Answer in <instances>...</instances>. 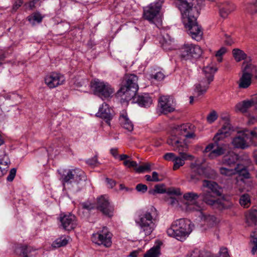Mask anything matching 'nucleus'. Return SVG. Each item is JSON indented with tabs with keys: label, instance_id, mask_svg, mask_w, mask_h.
<instances>
[{
	"label": "nucleus",
	"instance_id": "1",
	"mask_svg": "<svg viewBox=\"0 0 257 257\" xmlns=\"http://www.w3.org/2000/svg\"><path fill=\"white\" fill-rule=\"evenodd\" d=\"M194 126L190 123L175 125L172 127L171 137L167 140V144L173 148V150L178 152L180 156H176L173 160L174 170H177L185 164L187 160L192 161L193 156L187 153L188 146L186 138H193L195 134L191 131Z\"/></svg>",
	"mask_w": 257,
	"mask_h": 257
},
{
	"label": "nucleus",
	"instance_id": "2",
	"mask_svg": "<svg viewBox=\"0 0 257 257\" xmlns=\"http://www.w3.org/2000/svg\"><path fill=\"white\" fill-rule=\"evenodd\" d=\"M176 7L181 12L183 23L188 34L194 40L199 41L202 38V28L197 22L202 0H176Z\"/></svg>",
	"mask_w": 257,
	"mask_h": 257
},
{
	"label": "nucleus",
	"instance_id": "3",
	"mask_svg": "<svg viewBox=\"0 0 257 257\" xmlns=\"http://www.w3.org/2000/svg\"><path fill=\"white\" fill-rule=\"evenodd\" d=\"M203 187L208 190H203L200 194L202 201L206 204L211 206L213 208H216L222 210L229 208L231 204L223 199L218 197L221 195V188L217 183L209 180H204L202 184Z\"/></svg>",
	"mask_w": 257,
	"mask_h": 257
},
{
	"label": "nucleus",
	"instance_id": "4",
	"mask_svg": "<svg viewBox=\"0 0 257 257\" xmlns=\"http://www.w3.org/2000/svg\"><path fill=\"white\" fill-rule=\"evenodd\" d=\"M135 221L141 232L146 236L149 235L155 230L159 221L157 210L153 206L141 210L137 212Z\"/></svg>",
	"mask_w": 257,
	"mask_h": 257
},
{
	"label": "nucleus",
	"instance_id": "5",
	"mask_svg": "<svg viewBox=\"0 0 257 257\" xmlns=\"http://www.w3.org/2000/svg\"><path fill=\"white\" fill-rule=\"evenodd\" d=\"M192 226L190 220L180 218L173 222L171 227L167 229V233L169 236L182 241L191 232Z\"/></svg>",
	"mask_w": 257,
	"mask_h": 257
},
{
	"label": "nucleus",
	"instance_id": "6",
	"mask_svg": "<svg viewBox=\"0 0 257 257\" xmlns=\"http://www.w3.org/2000/svg\"><path fill=\"white\" fill-rule=\"evenodd\" d=\"M125 83L119 89L118 93H122L124 99H131L136 95L139 89L138 77L135 74H128L125 77Z\"/></svg>",
	"mask_w": 257,
	"mask_h": 257
},
{
	"label": "nucleus",
	"instance_id": "7",
	"mask_svg": "<svg viewBox=\"0 0 257 257\" xmlns=\"http://www.w3.org/2000/svg\"><path fill=\"white\" fill-rule=\"evenodd\" d=\"M61 179L63 185L70 184L72 183H79L81 181H85L86 176L85 173L79 168L64 170L60 172Z\"/></svg>",
	"mask_w": 257,
	"mask_h": 257
},
{
	"label": "nucleus",
	"instance_id": "8",
	"mask_svg": "<svg viewBox=\"0 0 257 257\" xmlns=\"http://www.w3.org/2000/svg\"><path fill=\"white\" fill-rule=\"evenodd\" d=\"M91 86L94 94L102 99L111 97L114 92V89L108 83L98 79L91 82Z\"/></svg>",
	"mask_w": 257,
	"mask_h": 257
},
{
	"label": "nucleus",
	"instance_id": "9",
	"mask_svg": "<svg viewBox=\"0 0 257 257\" xmlns=\"http://www.w3.org/2000/svg\"><path fill=\"white\" fill-rule=\"evenodd\" d=\"M217 69L213 66H207L204 67L203 72L205 76L206 80L204 79L201 80L199 84L195 86V92L198 95H203L209 87V85L213 81L214 74Z\"/></svg>",
	"mask_w": 257,
	"mask_h": 257
},
{
	"label": "nucleus",
	"instance_id": "10",
	"mask_svg": "<svg viewBox=\"0 0 257 257\" xmlns=\"http://www.w3.org/2000/svg\"><path fill=\"white\" fill-rule=\"evenodd\" d=\"M112 234L106 227H103L101 230L94 233L91 236V240L98 245H103L105 247H109L111 245Z\"/></svg>",
	"mask_w": 257,
	"mask_h": 257
},
{
	"label": "nucleus",
	"instance_id": "11",
	"mask_svg": "<svg viewBox=\"0 0 257 257\" xmlns=\"http://www.w3.org/2000/svg\"><path fill=\"white\" fill-rule=\"evenodd\" d=\"M163 3V0H156L155 2L144 8L143 13L144 19L153 23L154 20L160 12Z\"/></svg>",
	"mask_w": 257,
	"mask_h": 257
},
{
	"label": "nucleus",
	"instance_id": "12",
	"mask_svg": "<svg viewBox=\"0 0 257 257\" xmlns=\"http://www.w3.org/2000/svg\"><path fill=\"white\" fill-rule=\"evenodd\" d=\"M253 76L257 78V67L251 64H246L243 68V74L239 80V87L247 88L251 84Z\"/></svg>",
	"mask_w": 257,
	"mask_h": 257
},
{
	"label": "nucleus",
	"instance_id": "13",
	"mask_svg": "<svg viewBox=\"0 0 257 257\" xmlns=\"http://www.w3.org/2000/svg\"><path fill=\"white\" fill-rule=\"evenodd\" d=\"M96 207L103 214L108 217L113 215L114 206L106 195H101L97 199Z\"/></svg>",
	"mask_w": 257,
	"mask_h": 257
},
{
	"label": "nucleus",
	"instance_id": "14",
	"mask_svg": "<svg viewBox=\"0 0 257 257\" xmlns=\"http://www.w3.org/2000/svg\"><path fill=\"white\" fill-rule=\"evenodd\" d=\"M213 141L214 143L207 145L204 151L205 153H209L208 157L210 159H214L223 155L226 151V145L224 144H219L220 141Z\"/></svg>",
	"mask_w": 257,
	"mask_h": 257
},
{
	"label": "nucleus",
	"instance_id": "15",
	"mask_svg": "<svg viewBox=\"0 0 257 257\" xmlns=\"http://www.w3.org/2000/svg\"><path fill=\"white\" fill-rule=\"evenodd\" d=\"M200 197V194L190 192L186 193L183 195V198L187 201L186 210L189 212L200 211L203 210L202 207L196 202V200L199 197Z\"/></svg>",
	"mask_w": 257,
	"mask_h": 257
},
{
	"label": "nucleus",
	"instance_id": "16",
	"mask_svg": "<svg viewBox=\"0 0 257 257\" xmlns=\"http://www.w3.org/2000/svg\"><path fill=\"white\" fill-rule=\"evenodd\" d=\"M59 219L60 227L65 230H73L77 225L76 217L71 213L61 214Z\"/></svg>",
	"mask_w": 257,
	"mask_h": 257
},
{
	"label": "nucleus",
	"instance_id": "17",
	"mask_svg": "<svg viewBox=\"0 0 257 257\" xmlns=\"http://www.w3.org/2000/svg\"><path fill=\"white\" fill-rule=\"evenodd\" d=\"M158 102V107L162 113L167 114L174 111L175 109V102L170 96H161Z\"/></svg>",
	"mask_w": 257,
	"mask_h": 257
},
{
	"label": "nucleus",
	"instance_id": "18",
	"mask_svg": "<svg viewBox=\"0 0 257 257\" xmlns=\"http://www.w3.org/2000/svg\"><path fill=\"white\" fill-rule=\"evenodd\" d=\"M65 81L64 76L59 73L52 72L46 76L45 84L50 88H55L62 85Z\"/></svg>",
	"mask_w": 257,
	"mask_h": 257
},
{
	"label": "nucleus",
	"instance_id": "19",
	"mask_svg": "<svg viewBox=\"0 0 257 257\" xmlns=\"http://www.w3.org/2000/svg\"><path fill=\"white\" fill-rule=\"evenodd\" d=\"M96 116L105 120L109 125H110V120L114 116L113 110L106 103H103L99 107Z\"/></svg>",
	"mask_w": 257,
	"mask_h": 257
},
{
	"label": "nucleus",
	"instance_id": "20",
	"mask_svg": "<svg viewBox=\"0 0 257 257\" xmlns=\"http://www.w3.org/2000/svg\"><path fill=\"white\" fill-rule=\"evenodd\" d=\"M245 135L244 130L240 132L232 141V144L234 148L245 149L248 147V140Z\"/></svg>",
	"mask_w": 257,
	"mask_h": 257
},
{
	"label": "nucleus",
	"instance_id": "21",
	"mask_svg": "<svg viewBox=\"0 0 257 257\" xmlns=\"http://www.w3.org/2000/svg\"><path fill=\"white\" fill-rule=\"evenodd\" d=\"M190 168L192 171L190 174V181L194 182L198 181L199 180L200 176L204 174L205 168L196 162L192 163Z\"/></svg>",
	"mask_w": 257,
	"mask_h": 257
},
{
	"label": "nucleus",
	"instance_id": "22",
	"mask_svg": "<svg viewBox=\"0 0 257 257\" xmlns=\"http://www.w3.org/2000/svg\"><path fill=\"white\" fill-rule=\"evenodd\" d=\"M8 155L5 150H0V177L5 175L10 164Z\"/></svg>",
	"mask_w": 257,
	"mask_h": 257
},
{
	"label": "nucleus",
	"instance_id": "23",
	"mask_svg": "<svg viewBox=\"0 0 257 257\" xmlns=\"http://www.w3.org/2000/svg\"><path fill=\"white\" fill-rule=\"evenodd\" d=\"M219 15L221 17L226 18L229 14L236 9L235 5L230 2H225L218 6Z\"/></svg>",
	"mask_w": 257,
	"mask_h": 257
},
{
	"label": "nucleus",
	"instance_id": "24",
	"mask_svg": "<svg viewBox=\"0 0 257 257\" xmlns=\"http://www.w3.org/2000/svg\"><path fill=\"white\" fill-rule=\"evenodd\" d=\"M14 248L15 253L20 257H29L30 254L34 250L31 246L22 244H15Z\"/></svg>",
	"mask_w": 257,
	"mask_h": 257
},
{
	"label": "nucleus",
	"instance_id": "25",
	"mask_svg": "<svg viewBox=\"0 0 257 257\" xmlns=\"http://www.w3.org/2000/svg\"><path fill=\"white\" fill-rule=\"evenodd\" d=\"M231 131V124L228 122H226L219 129L213 138V140L221 141L230 134Z\"/></svg>",
	"mask_w": 257,
	"mask_h": 257
},
{
	"label": "nucleus",
	"instance_id": "26",
	"mask_svg": "<svg viewBox=\"0 0 257 257\" xmlns=\"http://www.w3.org/2000/svg\"><path fill=\"white\" fill-rule=\"evenodd\" d=\"M119 121L121 126L128 132H131L134 129V125L132 122L127 117V114L125 110H123L119 116Z\"/></svg>",
	"mask_w": 257,
	"mask_h": 257
},
{
	"label": "nucleus",
	"instance_id": "27",
	"mask_svg": "<svg viewBox=\"0 0 257 257\" xmlns=\"http://www.w3.org/2000/svg\"><path fill=\"white\" fill-rule=\"evenodd\" d=\"M134 99H136V102L140 106L144 107H150L153 102L152 97L148 93L138 95Z\"/></svg>",
	"mask_w": 257,
	"mask_h": 257
},
{
	"label": "nucleus",
	"instance_id": "28",
	"mask_svg": "<svg viewBox=\"0 0 257 257\" xmlns=\"http://www.w3.org/2000/svg\"><path fill=\"white\" fill-rule=\"evenodd\" d=\"M238 159V156L237 154L233 152H230L223 157L222 164L231 167L232 165H235Z\"/></svg>",
	"mask_w": 257,
	"mask_h": 257
},
{
	"label": "nucleus",
	"instance_id": "29",
	"mask_svg": "<svg viewBox=\"0 0 257 257\" xmlns=\"http://www.w3.org/2000/svg\"><path fill=\"white\" fill-rule=\"evenodd\" d=\"M174 42L173 39L170 38V37L167 35L166 37H162L160 40V43L161 44L162 47L166 51H169L173 49V43Z\"/></svg>",
	"mask_w": 257,
	"mask_h": 257
},
{
	"label": "nucleus",
	"instance_id": "30",
	"mask_svg": "<svg viewBox=\"0 0 257 257\" xmlns=\"http://www.w3.org/2000/svg\"><path fill=\"white\" fill-rule=\"evenodd\" d=\"M197 212L199 213V216L201 219L206 222L208 225L212 226L216 224L217 220L214 215L206 214L202 212V210Z\"/></svg>",
	"mask_w": 257,
	"mask_h": 257
},
{
	"label": "nucleus",
	"instance_id": "31",
	"mask_svg": "<svg viewBox=\"0 0 257 257\" xmlns=\"http://www.w3.org/2000/svg\"><path fill=\"white\" fill-rule=\"evenodd\" d=\"M253 105V101L250 100H244L237 103L235 106L236 111L242 113H246L248 109Z\"/></svg>",
	"mask_w": 257,
	"mask_h": 257
},
{
	"label": "nucleus",
	"instance_id": "32",
	"mask_svg": "<svg viewBox=\"0 0 257 257\" xmlns=\"http://www.w3.org/2000/svg\"><path fill=\"white\" fill-rule=\"evenodd\" d=\"M245 132V135L247 136L248 142L254 146L257 145V127L254 128L252 130L247 129L244 130Z\"/></svg>",
	"mask_w": 257,
	"mask_h": 257
},
{
	"label": "nucleus",
	"instance_id": "33",
	"mask_svg": "<svg viewBox=\"0 0 257 257\" xmlns=\"http://www.w3.org/2000/svg\"><path fill=\"white\" fill-rule=\"evenodd\" d=\"M245 12L251 15H257V0H251L245 6Z\"/></svg>",
	"mask_w": 257,
	"mask_h": 257
},
{
	"label": "nucleus",
	"instance_id": "34",
	"mask_svg": "<svg viewBox=\"0 0 257 257\" xmlns=\"http://www.w3.org/2000/svg\"><path fill=\"white\" fill-rule=\"evenodd\" d=\"M190 44H185L180 49V55L184 60L190 59Z\"/></svg>",
	"mask_w": 257,
	"mask_h": 257
},
{
	"label": "nucleus",
	"instance_id": "35",
	"mask_svg": "<svg viewBox=\"0 0 257 257\" xmlns=\"http://www.w3.org/2000/svg\"><path fill=\"white\" fill-rule=\"evenodd\" d=\"M236 174H238L239 176L242 177L244 179H248L250 177V174L246 167L241 164H237L235 166Z\"/></svg>",
	"mask_w": 257,
	"mask_h": 257
},
{
	"label": "nucleus",
	"instance_id": "36",
	"mask_svg": "<svg viewBox=\"0 0 257 257\" xmlns=\"http://www.w3.org/2000/svg\"><path fill=\"white\" fill-rule=\"evenodd\" d=\"M220 174L227 178L232 177L236 174L235 167L234 168H229L225 167H222L219 168Z\"/></svg>",
	"mask_w": 257,
	"mask_h": 257
},
{
	"label": "nucleus",
	"instance_id": "37",
	"mask_svg": "<svg viewBox=\"0 0 257 257\" xmlns=\"http://www.w3.org/2000/svg\"><path fill=\"white\" fill-rule=\"evenodd\" d=\"M161 243L154 246L144 254V257H159L160 254Z\"/></svg>",
	"mask_w": 257,
	"mask_h": 257
},
{
	"label": "nucleus",
	"instance_id": "38",
	"mask_svg": "<svg viewBox=\"0 0 257 257\" xmlns=\"http://www.w3.org/2000/svg\"><path fill=\"white\" fill-rule=\"evenodd\" d=\"M190 59L199 58L202 54V51L200 46L190 44Z\"/></svg>",
	"mask_w": 257,
	"mask_h": 257
},
{
	"label": "nucleus",
	"instance_id": "39",
	"mask_svg": "<svg viewBox=\"0 0 257 257\" xmlns=\"http://www.w3.org/2000/svg\"><path fill=\"white\" fill-rule=\"evenodd\" d=\"M246 220L248 225L255 224L257 222V211L256 210L250 211L246 215Z\"/></svg>",
	"mask_w": 257,
	"mask_h": 257
},
{
	"label": "nucleus",
	"instance_id": "40",
	"mask_svg": "<svg viewBox=\"0 0 257 257\" xmlns=\"http://www.w3.org/2000/svg\"><path fill=\"white\" fill-rule=\"evenodd\" d=\"M167 189L164 184H157L153 189L149 190V194L155 195L156 194H163L166 193Z\"/></svg>",
	"mask_w": 257,
	"mask_h": 257
},
{
	"label": "nucleus",
	"instance_id": "41",
	"mask_svg": "<svg viewBox=\"0 0 257 257\" xmlns=\"http://www.w3.org/2000/svg\"><path fill=\"white\" fill-rule=\"evenodd\" d=\"M232 54L234 59L237 62L244 60L246 57V54L239 49H234L232 50Z\"/></svg>",
	"mask_w": 257,
	"mask_h": 257
},
{
	"label": "nucleus",
	"instance_id": "42",
	"mask_svg": "<svg viewBox=\"0 0 257 257\" xmlns=\"http://www.w3.org/2000/svg\"><path fill=\"white\" fill-rule=\"evenodd\" d=\"M67 237L62 236L56 239L53 243L54 247H60L66 245L68 243Z\"/></svg>",
	"mask_w": 257,
	"mask_h": 257
},
{
	"label": "nucleus",
	"instance_id": "43",
	"mask_svg": "<svg viewBox=\"0 0 257 257\" xmlns=\"http://www.w3.org/2000/svg\"><path fill=\"white\" fill-rule=\"evenodd\" d=\"M94 209V206L93 204L85 202H83L81 204V208L79 209V212L81 211L82 213H84L85 212L86 213H88L89 211Z\"/></svg>",
	"mask_w": 257,
	"mask_h": 257
},
{
	"label": "nucleus",
	"instance_id": "44",
	"mask_svg": "<svg viewBox=\"0 0 257 257\" xmlns=\"http://www.w3.org/2000/svg\"><path fill=\"white\" fill-rule=\"evenodd\" d=\"M239 203L244 208L249 207L250 204L249 196L248 194L242 195L240 198Z\"/></svg>",
	"mask_w": 257,
	"mask_h": 257
},
{
	"label": "nucleus",
	"instance_id": "45",
	"mask_svg": "<svg viewBox=\"0 0 257 257\" xmlns=\"http://www.w3.org/2000/svg\"><path fill=\"white\" fill-rule=\"evenodd\" d=\"M250 237L251 238L250 242L253 245L251 249V252L253 254H257V233L252 232L250 234Z\"/></svg>",
	"mask_w": 257,
	"mask_h": 257
},
{
	"label": "nucleus",
	"instance_id": "46",
	"mask_svg": "<svg viewBox=\"0 0 257 257\" xmlns=\"http://www.w3.org/2000/svg\"><path fill=\"white\" fill-rule=\"evenodd\" d=\"M151 170V165L149 163H146L144 165H141L136 168V171L137 173H141L146 171Z\"/></svg>",
	"mask_w": 257,
	"mask_h": 257
},
{
	"label": "nucleus",
	"instance_id": "47",
	"mask_svg": "<svg viewBox=\"0 0 257 257\" xmlns=\"http://www.w3.org/2000/svg\"><path fill=\"white\" fill-rule=\"evenodd\" d=\"M165 75L161 71L157 72L155 74L151 75V78H154L157 81H161L164 79Z\"/></svg>",
	"mask_w": 257,
	"mask_h": 257
},
{
	"label": "nucleus",
	"instance_id": "48",
	"mask_svg": "<svg viewBox=\"0 0 257 257\" xmlns=\"http://www.w3.org/2000/svg\"><path fill=\"white\" fill-rule=\"evenodd\" d=\"M217 117L218 116L216 112L213 110L208 115L207 117V121L209 123H211L217 119Z\"/></svg>",
	"mask_w": 257,
	"mask_h": 257
},
{
	"label": "nucleus",
	"instance_id": "49",
	"mask_svg": "<svg viewBox=\"0 0 257 257\" xmlns=\"http://www.w3.org/2000/svg\"><path fill=\"white\" fill-rule=\"evenodd\" d=\"M226 51V48L222 47L216 52L215 56L217 57V60L219 62H221L222 61L221 56L224 55Z\"/></svg>",
	"mask_w": 257,
	"mask_h": 257
},
{
	"label": "nucleus",
	"instance_id": "50",
	"mask_svg": "<svg viewBox=\"0 0 257 257\" xmlns=\"http://www.w3.org/2000/svg\"><path fill=\"white\" fill-rule=\"evenodd\" d=\"M166 193L169 195H181L180 190L178 188H175L173 187L169 188L166 190Z\"/></svg>",
	"mask_w": 257,
	"mask_h": 257
},
{
	"label": "nucleus",
	"instance_id": "51",
	"mask_svg": "<svg viewBox=\"0 0 257 257\" xmlns=\"http://www.w3.org/2000/svg\"><path fill=\"white\" fill-rule=\"evenodd\" d=\"M136 189L139 192L144 193L147 192L148 187L147 185L140 183L136 186Z\"/></svg>",
	"mask_w": 257,
	"mask_h": 257
},
{
	"label": "nucleus",
	"instance_id": "52",
	"mask_svg": "<svg viewBox=\"0 0 257 257\" xmlns=\"http://www.w3.org/2000/svg\"><path fill=\"white\" fill-rule=\"evenodd\" d=\"M16 172L17 170L16 168H13L10 170L9 174L7 178L8 181L11 182L14 180L16 176Z\"/></svg>",
	"mask_w": 257,
	"mask_h": 257
},
{
	"label": "nucleus",
	"instance_id": "53",
	"mask_svg": "<svg viewBox=\"0 0 257 257\" xmlns=\"http://www.w3.org/2000/svg\"><path fill=\"white\" fill-rule=\"evenodd\" d=\"M86 163L90 166H96L98 163L97 157L95 156L91 159H89L86 161Z\"/></svg>",
	"mask_w": 257,
	"mask_h": 257
},
{
	"label": "nucleus",
	"instance_id": "54",
	"mask_svg": "<svg viewBox=\"0 0 257 257\" xmlns=\"http://www.w3.org/2000/svg\"><path fill=\"white\" fill-rule=\"evenodd\" d=\"M176 156L173 153H167L164 155V159L167 161H171L173 162Z\"/></svg>",
	"mask_w": 257,
	"mask_h": 257
},
{
	"label": "nucleus",
	"instance_id": "55",
	"mask_svg": "<svg viewBox=\"0 0 257 257\" xmlns=\"http://www.w3.org/2000/svg\"><path fill=\"white\" fill-rule=\"evenodd\" d=\"M248 118L247 124L248 125L253 124L257 121V117L255 116H251L250 114L247 113Z\"/></svg>",
	"mask_w": 257,
	"mask_h": 257
},
{
	"label": "nucleus",
	"instance_id": "56",
	"mask_svg": "<svg viewBox=\"0 0 257 257\" xmlns=\"http://www.w3.org/2000/svg\"><path fill=\"white\" fill-rule=\"evenodd\" d=\"M7 57V53L4 51L0 50V66H1L4 63L5 59Z\"/></svg>",
	"mask_w": 257,
	"mask_h": 257
},
{
	"label": "nucleus",
	"instance_id": "57",
	"mask_svg": "<svg viewBox=\"0 0 257 257\" xmlns=\"http://www.w3.org/2000/svg\"><path fill=\"white\" fill-rule=\"evenodd\" d=\"M23 4V0H16L13 5V10L16 11L18 10L22 5Z\"/></svg>",
	"mask_w": 257,
	"mask_h": 257
},
{
	"label": "nucleus",
	"instance_id": "58",
	"mask_svg": "<svg viewBox=\"0 0 257 257\" xmlns=\"http://www.w3.org/2000/svg\"><path fill=\"white\" fill-rule=\"evenodd\" d=\"M33 20L38 23H40L42 20V17L39 13H36L33 16Z\"/></svg>",
	"mask_w": 257,
	"mask_h": 257
},
{
	"label": "nucleus",
	"instance_id": "59",
	"mask_svg": "<svg viewBox=\"0 0 257 257\" xmlns=\"http://www.w3.org/2000/svg\"><path fill=\"white\" fill-rule=\"evenodd\" d=\"M224 36L226 38V40H225V43L227 45H231L233 41V40L230 38V36L226 34H224Z\"/></svg>",
	"mask_w": 257,
	"mask_h": 257
},
{
	"label": "nucleus",
	"instance_id": "60",
	"mask_svg": "<svg viewBox=\"0 0 257 257\" xmlns=\"http://www.w3.org/2000/svg\"><path fill=\"white\" fill-rule=\"evenodd\" d=\"M110 153L113 156V157L115 159L119 157L118 154V150L116 148H112L110 150Z\"/></svg>",
	"mask_w": 257,
	"mask_h": 257
},
{
	"label": "nucleus",
	"instance_id": "61",
	"mask_svg": "<svg viewBox=\"0 0 257 257\" xmlns=\"http://www.w3.org/2000/svg\"><path fill=\"white\" fill-rule=\"evenodd\" d=\"M152 182H159L160 181L158 177V174L156 172H153L152 173Z\"/></svg>",
	"mask_w": 257,
	"mask_h": 257
},
{
	"label": "nucleus",
	"instance_id": "62",
	"mask_svg": "<svg viewBox=\"0 0 257 257\" xmlns=\"http://www.w3.org/2000/svg\"><path fill=\"white\" fill-rule=\"evenodd\" d=\"M106 181L110 188H112L115 185V182L112 179L106 178Z\"/></svg>",
	"mask_w": 257,
	"mask_h": 257
},
{
	"label": "nucleus",
	"instance_id": "63",
	"mask_svg": "<svg viewBox=\"0 0 257 257\" xmlns=\"http://www.w3.org/2000/svg\"><path fill=\"white\" fill-rule=\"evenodd\" d=\"M137 166H138V164L136 161H130L129 165H128V168L133 167V168H135V169H136V168H138Z\"/></svg>",
	"mask_w": 257,
	"mask_h": 257
},
{
	"label": "nucleus",
	"instance_id": "64",
	"mask_svg": "<svg viewBox=\"0 0 257 257\" xmlns=\"http://www.w3.org/2000/svg\"><path fill=\"white\" fill-rule=\"evenodd\" d=\"M36 2V0H33L29 3V7L31 9H33L35 7V5Z\"/></svg>",
	"mask_w": 257,
	"mask_h": 257
}]
</instances>
